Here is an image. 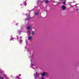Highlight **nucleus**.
Returning <instances> with one entry per match:
<instances>
[{
  "mask_svg": "<svg viewBox=\"0 0 79 79\" xmlns=\"http://www.w3.org/2000/svg\"><path fill=\"white\" fill-rule=\"evenodd\" d=\"M62 3L63 4H64L65 3H66V2L65 1H64Z\"/></svg>",
  "mask_w": 79,
  "mask_h": 79,
  "instance_id": "nucleus-9",
  "label": "nucleus"
},
{
  "mask_svg": "<svg viewBox=\"0 0 79 79\" xmlns=\"http://www.w3.org/2000/svg\"><path fill=\"white\" fill-rule=\"evenodd\" d=\"M41 79H44V77H42L41 78Z\"/></svg>",
  "mask_w": 79,
  "mask_h": 79,
  "instance_id": "nucleus-11",
  "label": "nucleus"
},
{
  "mask_svg": "<svg viewBox=\"0 0 79 79\" xmlns=\"http://www.w3.org/2000/svg\"><path fill=\"white\" fill-rule=\"evenodd\" d=\"M26 5H27V4L25 2L24 5H25V6H26Z\"/></svg>",
  "mask_w": 79,
  "mask_h": 79,
  "instance_id": "nucleus-13",
  "label": "nucleus"
},
{
  "mask_svg": "<svg viewBox=\"0 0 79 79\" xmlns=\"http://www.w3.org/2000/svg\"><path fill=\"white\" fill-rule=\"evenodd\" d=\"M34 34H35L34 31H32V35H34Z\"/></svg>",
  "mask_w": 79,
  "mask_h": 79,
  "instance_id": "nucleus-8",
  "label": "nucleus"
},
{
  "mask_svg": "<svg viewBox=\"0 0 79 79\" xmlns=\"http://www.w3.org/2000/svg\"><path fill=\"white\" fill-rule=\"evenodd\" d=\"M19 76H21V74H19Z\"/></svg>",
  "mask_w": 79,
  "mask_h": 79,
  "instance_id": "nucleus-15",
  "label": "nucleus"
},
{
  "mask_svg": "<svg viewBox=\"0 0 79 79\" xmlns=\"http://www.w3.org/2000/svg\"><path fill=\"white\" fill-rule=\"evenodd\" d=\"M31 30H28V34H31Z\"/></svg>",
  "mask_w": 79,
  "mask_h": 79,
  "instance_id": "nucleus-6",
  "label": "nucleus"
},
{
  "mask_svg": "<svg viewBox=\"0 0 79 79\" xmlns=\"http://www.w3.org/2000/svg\"><path fill=\"white\" fill-rule=\"evenodd\" d=\"M45 3H48V1H47V0L46 1Z\"/></svg>",
  "mask_w": 79,
  "mask_h": 79,
  "instance_id": "nucleus-10",
  "label": "nucleus"
},
{
  "mask_svg": "<svg viewBox=\"0 0 79 79\" xmlns=\"http://www.w3.org/2000/svg\"><path fill=\"white\" fill-rule=\"evenodd\" d=\"M31 64V65H33V64Z\"/></svg>",
  "mask_w": 79,
  "mask_h": 79,
  "instance_id": "nucleus-14",
  "label": "nucleus"
},
{
  "mask_svg": "<svg viewBox=\"0 0 79 79\" xmlns=\"http://www.w3.org/2000/svg\"><path fill=\"white\" fill-rule=\"evenodd\" d=\"M61 9L62 10H66V6H62L61 7Z\"/></svg>",
  "mask_w": 79,
  "mask_h": 79,
  "instance_id": "nucleus-3",
  "label": "nucleus"
},
{
  "mask_svg": "<svg viewBox=\"0 0 79 79\" xmlns=\"http://www.w3.org/2000/svg\"><path fill=\"white\" fill-rule=\"evenodd\" d=\"M40 74L37 73H35L34 74V76L35 77V79H37V78H39V76Z\"/></svg>",
  "mask_w": 79,
  "mask_h": 79,
  "instance_id": "nucleus-1",
  "label": "nucleus"
},
{
  "mask_svg": "<svg viewBox=\"0 0 79 79\" xmlns=\"http://www.w3.org/2000/svg\"><path fill=\"white\" fill-rule=\"evenodd\" d=\"M45 75L48 76V73L47 72H44L42 73V75L43 76H45Z\"/></svg>",
  "mask_w": 79,
  "mask_h": 79,
  "instance_id": "nucleus-2",
  "label": "nucleus"
},
{
  "mask_svg": "<svg viewBox=\"0 0 79 79\" xmlns=\"http://www.w3.org/2000/svg\"><path fill=\"white\" fill-rule=\"evenodd\" d=\"M30 58H31V59L33 58V55H32V54H30Z\"/></svg>",
  "mask_w": 79,
  "mask_h": 79,
  "instance_id": "nucleus-4",
  "label": "nucleus"
},
{
  "mask_svg": "<svg viewBox=\"0 0 79 79\" xmlns=\"http://www.w3.org/2000/svg\"><path fill=\"white\" fill-rule=\"evenodd\" d=\"M38 14H39V13H37L35 14V15H38Z\"/></svg>",
  "mask_w": 79,
  "mask_h": 79,
  "instance_id": "nucleus-12",
  "label": "nucleus"
},
{
  "mask_svg": "<svg viewBox=\"0 0 79 79\" xmlns=\"http://www.w3.org/2000/svg\"><path fill=\"white\" fill-rule=\"evenodd\" d=\"M28 39L29 40H32V37L31 36H30L28 37Z\"/></svg>",
  "mask_w": 79,
  "mask_h": 79,
  "instance_id": "nucleus-5",
  "label": "nucleus"
},
{
  "mask_svg": "<svg viewBox=\"0 0 79 79\" xmlns=\"http://www.w3.org/2000/svg\"><path fill=\"white\" fill-rule=\"evenodd\" d=\"M31 28V27L30 26H28L27 27V29H30Z\"/></svg>",
  "mask_w": 79,
  "mask_h": 79,
  "instance_id": "nucleus-7",
  "label": "nucleus"
}]
</instances>
